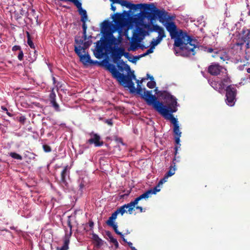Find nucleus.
<instances>
[{"label": "nucleus", "mask_w": 250, "mask_h": 250, "mask_svg": "<svg viewBox=\"0 0 250 250\" xmlns=\"http://www.w3.org/2000/svg\"><path fill=\"white\" fill-rule=\"evenodd\" d=\"M113 3L111 4V9L114 12L115 11L116 8L115 6L113 5Z\"/></svg>", "instance_id": "bf43d9fd"}, {"label": "nucleus", "mask_w": 250, "mask_h": 250, "mask_svg": "<svg viewBox=\"0 0 250 250\" xmlns=\"http://www.w3.org/2000/svg\"><path fill=\"white\" fill-rule=\"evenodd\" d=\"M27 40L31 39L30 34L28 32H26Z\"/></svg>", "instance_id": "338daca9"}, {"label": "nucleus", "mask_w": 250, "mask_h": 250, "mask_svg": "<svg viewBox=\"0 0 250 250\" xmlns=\"http://www.w3.org/2000/svg\"><path fill=\"white\" fill-rule=\"evenodd\" d=\"M176 158H174L173 159V166H171L169 168L168 171L166 173L164 178L161 179L159 182V185H162L164 182L166 181V179L168 177L172 176L175 174L176 168H175V163L174 162L176 161Z\"/></svg>", "instance_id": "2eb2a0df"}, {"label": "nucleus", "mask_w": 250, "mask_h": 250, "mask_svg": "<svg viewBox=\"0 0 250 250\" xmlns=\"http://www.w3.org/2000/svg\"><path fill=\"white\" fill-rule=\"evenodd\" d=\"M21 47L19 45H14L13 47H12V51H20V50H21Z\"/></svg>", "instance_id": "09e8293b"}, {"label": "nucleus", "mask_w": 250, "mask_h": 250, "mask_svg": "<svg viewBox=\"0 0 250 250\" xmlns=\"http://www.w3.org/2000/svg\"><path fill=\"white\" fill-rule=\"evenodd\" d=\"M50 103L52 104V106H53V107L54 108L55 110L56 111H60L59 105L56 102V101H55L54 102H52Z\"/></svg>", "instance_id": "72a5a7b5"}, {"label": "nucleus", "mask_w": 250, "mask_h": 250, "mask_svg": "<svg viewBox=\"0 0 250 250\" xmlns=\"http://www.w3.org/2000/svg\"><path fill=\"white\" fill-rule=\"evenodd\" d=\"M208 72L211 75L217 76L220 74H226L227 69L219 63H213L208 66Z\"/></svg>", "instance_id": "f8f14e48"}, {"label": "nucleus", "mask_w": 250, "mask_h": 250, "mask_svg": "<svg viewBox=\"0 0 250 250\" xmlns=\"http://www.w3.org/2000/svg\"><path fill=\"white\" fill-rule=\"evenodd\" d=\"M83 42L84 41L80 37H76L75 38V42L77 44V46H82Z\"/></svg>", "instance_id": "cd10ccee"}, {"label": "nucleus", "mask_w": 250, "mask_h": 250, "mask_svg": "<svg viewBox=\"0 0 250 250\" xmlns=\"http://www.w3.org/2000/svg\"><path fill=\"white\" fill-rule=\"evenodd\" d=\"M17 120L20 122L21 124L24 125L26 120V118L24 116H21L20 117H17Z\"/></svg>", "instance_id": "58836bf2"}, {"label": "nucleus", "mask_w": 250, "mask_h": 250, "mask_svg": "<svg viewBox=\"0 0 250 250\" xmlns=\"http://www.w3.org/2000/svg\"><path fill=\"white\" fill-rule=\"evenodd\" d=\"M174 136H181L182 132L180 130L179 125H176L173 127Z\"/></svg>", "instance_id": "393cba45"}, {"label": "nucleus", "mask_w": 250, "mask_h": 250, "mask_svg": "<svg viewBox=\"0 0 250 250\" xmlns=\"http://www.w3.org/2000/svg\"><path fill=\"white\" fill-rule=\"evenodd\" d=\"M113 244L114 245L116 249L118 248V247H119V243H118V241L116 242Z\"/></svg>", "instance_id": "e2e57ef3"}, {"label": "nucleus", "mask_w": 250, "mask_h": 250, "mask_svg": "<svg viewBox=\"0 0 250 250\" xmlns=\"http://www.w3.org/2000/svg\"><path fill=\"white\" fill-rule=\"evenodd\" d=\"M117 241V239L114 238H112V239L110 240V242H111L113 244L115 243Z\"/></svg>", "instance_id": "13d9d810"}, {"label": "nucleus", "mask_w": 250, "mask_h": 250, "mask_svg": "<svg viewBox=\"0 0 250 250\" xmlns=\"http://www.w3.org/2000/svg\"><path fill=\"white\" fill-rule=\"evenodd\" d=\"M203 48L205 52H207L208 53H215V52L216 51H214V50L213 49H212V48L207 47V46L203 47ZM213 55H214V54H213Z\"/></svg>", "instance_id": "e433bc0d"}, {"label": "nucleus", "mask_w": 250, "mask_h": 250, "mask_svg": "<svg viewBox=\"0 0 250 250\" xmlns=\"http://www.w3.org/2000/svg\"><path fill=\"white\" fill-rule=\"evenodd\" d=\"M124 48H112L110 51V56L112 60V62H125L123 60H120L121 58L124 54Z\"/></svg>", "instance_id": "9b49d317"}, {"label": "nucleus", "mask_w": 250, "mask_h": 250, "mask_svg": "<svg viewBox=\"0 0 250 250\" xmlns=\"http://www.w3.org/2000/svg\"><path fill=\"white\" fill-rule=\"evenodd\" d=\"M27 42L28 44L29 45V46L31 48H33V49L35 48V45H34V43L31 40V39L27 40Z\"/></svg>", "instance_id": "49530a36"}, {"label": "nucleus", "mask_w": 250, "mask_h": 250, "mask_svg": "<svg viewBox=\"0 0 250 250\" xmlns=\"http://www.w3.org/2000/svg\"><path fill=\"white\" fill-rule=\"evenodd\" d=\"M151 196V191L150 190H147L145 192H144L143 194H141L138 197L136 198L134 201H131L132 203L133 204V206L135 207L136 205L138 204L139 201L144 199H147L149 197H150Z\"/></svg>", "instance_id": "aec40b11"}, {"label": "nucleus", "mask_w": 250, "mask_h": 250, "mask_svg": "<svg viewBox=\"0 0 250 250\" xmlns=\"http://www.w3.org/2000/svg\"><path fill=\"white\" fill-rule=\"evenodd\" d=\"M162 41V39H160V38L157 37L156 39H153L152 41H151L150 43V45H152L153 47H154L155 46H156L158 44H159L161 41Z\"/></svg>", "instance_id": "bb28decb"}, {"label": "nucleus", "mask_w": 250, "mask_h": 250, "mask_svg": "<svg viewBox=\"0 0 250 250\" xmlns=\"http://www.w3.org/2000/svg\"><path fill=\"white\" fill-rule=\"evenodd\" d=\"M181 136H174L175 141L176 144H179L180 143V138Z\"/></svg>", "instance_id": "3c124183"}, {"label": "nucleus", "mask_w": 250, "mask_h": 250, "mask_svg": "<svg viewBox=\"0 0 250 250\" xmlns=\"http://www.w3.org/2000/svg\"><path fill=\"white\" fill-rule=\"evenodd\" d=\"M83 41H85L87 39V35L86 33H85V34L83 35Z\"/></svg>", "instance_id": "680f3d73"}, {"label": "nucleus", "mask_w": 250, "mask_h": 250, "mask_svg": "<svg viewBox=\"0 0 250 250\" xmlns=\"http://www.w3.org/2000/svg\"><path fill=\"white\" fill-rule=\"evenodd\" d=\"M92 239L93 241L94 245L97 248H100L104 244V241L101 239L97 234L93 233L92 234Z\"/></svg>", "instance_id": "412c9836"}, {"label": "nucleus", "mask_w": 250, "mask_h": 250, "mask_svg": "<svg viewBox=\"0 0 250 250\" xmlns=\"http://www.w3.org/2000/svg\"><path fill=\"white\" fill-rule=\"evenodd\" d=\"M49 100L50 103L56 101V94L53 89L49 94Z\"/></svg>", "instance_id": "7c9ffc66"}, {"label": "nucleus", "mask_w": 250, "mask_h": 250, "mask_svg": "<svg viewBox=\"0 0 250 250\" xmlns=\"http://www.w3.org/2000/svg\"><path fill=\"white\" fill-rule=\"evenodd\" d=\"M86 183L84 181L83 179L81 180L80 184H79V190H81L82 192L83 191V189L85 187Z\"/></svg>", "instance_id": "f704fd0d"}, {"label": "nucleus", "mask_w": 250, "mask_h": 250, "mask_svg": "<svg viewBox=\"0 0 250 250\" xmlns=\"http://www.w3.org/2000/svg\"><path fill=\"white\" fill-rule=\"evenodd\" d=\"M94 66L101 67L111 73L112 77L115 79L124 87L128 88L131 93H136L140 95L147 103V99L151 100L152 97H156L151 94L152 91H144L145 88L141 87L144 79L141 81L136 80L134 71H131L127 63H82V67L87 68Z\"/></svg>", "instance_id": "f257e3e1"}, {"label": "nucleus", "mask_w": 250, "mask_h": 250, "mask_svg": "<svg viewBox=\"0 0 250 250\" xmlns=\"http://www.w3.org/2000/svg\"><path fill=\"white\" fill-rule=\"evenodd\" d=\"M136 32L138 34L141 35L143 32V30L141 28L137 27L136 28Z\"/></svg>", "instance_id": "603ef678"}, {"label": "nucleus", "mask_w": 250, "mask_h": 250, "mask_svg": "<svg viewBox=\"0 0 250 250\" xmlns=\"http://www.w3.org/2000/svg\"><path fill=\"white\" fill-rule=\"evenodd\" d=\"M165 26L169 33L171 38L174 40L176 54L185 57H190L195 54L198 49L196 39L188 35L186 32L182 30H178L173 21L166 22Z\"/></svg>", "instance_id": "f03ea898"}, {"label": "nucleus", "mask_w": 250, "mask_h": 250, "mask_svg": "<svg viewBox=\"0 0 250 250\" xmlns=\"http://www.w3.org/2000/svg\"><path fill=\"white\" fill-rule=\"evenodd\" d=\"M151 15H149L148 17V20L151 21L156 17H158L160 21L167 20L170 18V17H167V12L164 9H158L153 3H151Z\"/></svg>", "instance_id": "0eeeda50"}, {"label": "nucleus", "mask_w": 250, "mask_h": 250, "mask_svg": "<svg viewBox=\"0 0 250 250\" xmlns=\"http://www.w3.org/2000/svg\"><path fill=\"white\" fill-rule=\"evenodd\" d=\"M246 43V54L250 56V30H249L247 33L244 32L243 36L238 41L232 45L231 50H236V53L241 51L244 44Z\"/></svg>", "instance_id": "423d86ee"}, {"label": "nucleus", "mask_w": 250, "mask_h": 250, "mask_svg": "<svg viewBox=\"0 0 250 250\" xmlns=\"http://www.w3.org/2000/svg\"><path fill=\"white\" fill-rule=\"evenodd\" d=\"M154 48V47H153L152 46V45H151L150 48L149 49H148L146 51V53H144V54H142V56H144H144H146V55H148V54H150V53H152V52H153V48Z\"/></svg>", "instance_id": "c03bdc74"}, {"label": "nucleus", "mask_w": 250, "mask_h": 250, "mask_svg": "<svg viewBox=\"0 0 250 250\" xmlns=\"http://www.w3.org/2000/svg\"><path fill=\"white\" fill-rule=\"evenodd\" d=\"M114 220H111V219L108 218V219L106 221V223L108 226L111 227L113 229L114 231L117 234L120 235L121 237H123V234L121 232L118 231L117 229L118 226L114 223Z\"/></svg>", "instance_id": "4be33fe9"}, {"label": "nucleus", "mask_w": 250, "mask_h": 250, "mask_svg": "<svg viewBox=\"0 0 250 250\" xmlns=\"http://www.w3.org/2000/svg\"><path fill=\"white\" fill-rule=\"evenodd\" d=\"M140 46H139L137 43L132 42L130 44L129 50H132V51H135L137 48H138Z\"/></svg>", "instance_id": "473e14b6"}, {"label": "nucleus", "mask_w": 250, "mask_h": 250, "mask_svg": "<svg viewBox=\"0 0 250 250\" xmlns=\"http://www.w3.org/2000/svg\"><path fill=\"white\" fill-rule=\"evenodd\" d=\"M105 233H106V235H107V236L110 239V240L112 239V238H113L111 233L109 231H106L105 232Z\"/></svg>", "instance_id": "8fccbe9b"}, {"label": "nucleus", "mask_w": 250, "mask_h": 250, "mask_svg": "<svg viewBox=\"0 0 250 250\" xmlns=\"http://www.w3.org/2000/svg\"><path fill=\"white\" fill-rule=\"evenodd\" d=\"M246 65V64H244L243 65H240L239 67H238V68L240 70H242L244 68V67Z\"/></svg>", "instance_id": "052dcab7"}, {"label": "nucleus", "mask_w": 250, "mask_h": 250, "mask_svg": "<svg viewBox=\"0 0 250 250\" xmlns=\"http://www.w3.org/2000/svg\"><path fill=\"white\" fill-rule=\"evenodd\" d=\"M43 149L44 152H50L51 151V147L47 145H43Z\"/></svg>", "instance_id": "ea45409f"}, {"label": "nucleus", "mask_w": 250, "mask_h": 250, "mask_svg": "<svg viewBox=\"0 0 250 250\" xmlns=\"http://www.w3.org/2000/svg\"><path fill=\"white\" fill-rule=\"evenodd\" d=\"M147 86L149 88H153L156 86V82L153 80L148 82L147 83Z\"/></svg>", "instance_id": "4c0bfd02"}, {"label": "nucleus", "mask_w": 250, "mask_h": 250, "mask_svg": "<svg viewBox=\"0 0 250 250\" xmlns=\"http://www.w3.org/2000/svg\"><path fill=\"white\" fill-rule=\"evenodd\" d=\"M74 5L77 8L79 13L81 16V21H87L88 18L87 12L85 9L82 8V2L78 0L74 3Z\"/></svg>", "instance_id": "dca6fc26"}, {"label": "nucleus", "mask_w": 250, "mask_h": 250, "mask_svg": "<svg viewBox=\"0 0 250 250\" xmlns=\"http://www.w3.org/2000/svg\"><path fill=\"white\" fill-rule=\"evenodd\" d=\"M158 33L159 34L158 37L160 38V39L162 40L163 38L166 37L165 31L163 28L160 31L158 32Z\"/></svg>", "instance_id": "79ce46f5"}, {"label": "nucleus", "mask_w": 250, "mask_h": 250, "mask_svg": "<svg viewBox=\"0 0 250 250\" xmlns=\"http://www.w3.org/2000/svg\"><path fill=\"white\" fill-rule=\"evenodd\" d=\"M52 80H53V83L54 84H56V79L53 76L52 77Z\"/></svg>", "instance_id": "69168bd1"}, {"label": "nucleus", "mask_w": 250, "mask_h": 250, "mask_svg": "<svg viewBox=\"0 0 250 250\" xmlns=\"http://www.w3.org/2000/svg\"><path fill=\"white\" fill-rule=\"evenodd\" d=\"M144 57V56H142V54L138 56H132L131 60H129V62H135L137 60H138L140 58Z\"/></svg>", "instance_id": "c9c22d12"}, {"label": "nucleus", "mask_w": 250, "mask_h": 250, "mask_svg": "<svg viewBox=\"0 0 250 250\" xmlns=\"http://www.w3.org/2000/svg\"><path fill=\"white\" fill-rule=\"evenodd\" d=\"M160 185H159L158 184V185L155 187L153 188L148 190L151 191V195L155 194L157 192H159L160 190V189L158 188V187H159Z\"/></svg>", "instance_id": "2f4dec72"}, {"label": "nucleus", "mask_w": 250, "mask_h": 250, "mask_svg": "<svg viewBox=\"0 0 250 250\" xmlns=\"http://www.w3.org/2000/svg\"><path fill=\"white\" fill-rule=\"evenodd\" d=\"M84 50L83 47L75 46V51L80 57L82 62H109L108 60L106 59L101 61L90 60V56L88 55H86L83 54L84 52Z\"/></svg>", "instance_id": "1a4fd4ad"}, {"label": "nucleus", "mask_w": 250, "mask_h": 250, "mask_svg": "<svg viewBox=\"0 0 250 250\" xmlns=\"http://www.w3.org/2000/svg\"><path fill=\"white\" fill-rule=\"evenodd\" d=\"M146 76H147V79H149L151 81L154 80L153 77L152 76H150L148 74H147Z\"/></svg>", "instance_id": "4d7b16f0"}, {"label": "nucleus", "mask_w": 250, "mask_h": 250, "mask_svg": "<svg viewBox=\"0 0 250 250\" xmlns=\"http://www.w3.org/2000/svg\"><path fill=\"white\" fill-rule=\"evenodd\" d=\"M91 41H86V42H83V43L82 45V47H83V48L84 49L87 48L89 47V46L91 44Z\"/></svg>", "instance_id": "37998d69"}, {"label": "nucleus", "mask_w": 250, "mask_h": 250, "mask_svg": "<svg viewBox=\"0 0 250 250\" xmlns=\"http://www.w3.org/2000/svg\"><path fill=\"white\" fill-rule=\"evenodd\" d=\"M67 225L68 227L70 228V229H71L72 226L70 219V217H68V219L67 220Z\"/></svg>", "instance_id": "864d4df0"}, {"label": "nucleus", "mask_w": 250, "mask_h": 250, "mask_svg": "<svg viewBox=\"0 0 250 250\" xmlns=\"http://www.w3.org/2000/svg\"><path fill=\"white\" fill-rule=\"evenodd\" d=\"M91 138L88 139L86 143L90 145L94 144L95 146H101L104 145V142L101 141L100 136L96 133L90 134Z\"/></svg>", "instance_id": "4468645a"}, {"label": "nucleus", "mask_w": 250, "mask_h": 250, "mask_svg": "<svg viewBox=\"0 0 250 250\" xmlns=\"http://www.w3.org/2000/svg\"><path fill=\"white\" fill-rule=\"evenodd\" d=\"M83 22L82 28H83V34H85L86 33L87 25L86 24V21H81Z\"/></svg>", "instance_id": "a19ab883"}, {"label": "nucleus", "mask_w": 250, "mask_h": 250, "mask_svg": "<svg viewBox=\"0 0 250 250\" xmlns=\"http://www.w3.org/2000/svg\"><path fill=\"white\" fill-rule=\"evenodd\" d=\"M210 85L215 90L220 92L225 88L224 84L220 80L217 79V80L210 82Z\"/></svg>", "instance_id": "6ab92c4d"}, {"label": "nucleus", "mask_w": 250, "mask_h": 250, "mask_svg": "<svg viewBox=\"0 0 250 250\" xmlns=\"http://www.w3.org/2000/svg\"><path fill=\"white\" fill-rule=\"evenodd\" d=\"M23 57V53L22 51L21 50L19 51L18 54V58L20 61H21Z\"/></svg>", "instance_id": "de8ad7c7"}, {"label": "nucleus", "mask_w": 250, "mask_h": 250, "mask_svg": "<svg viewBox=\"0 0 250 250\" xmlns=\"http://www.w3.org/2000/svg\"><path fill=\"white\" fill-rule=\"evenodd\" d=\"M163 28L158 25L157 24H154L152 25V28L151 29V31H154L155 32L158 33Z\"/></svg>", "instance_id": "c756f323"}, {"label": "nucleus", "mask_w": 250, "mask_h": 250, "mask_svg": "<svg viewBox=\"0 0 250 250\" xmlns=\"http://www.w3.org/2000/svg\"><path fill=\"white\" fill-rule=\"evenodd\" d=\"M130 12V10L128 11H124L123 14L117 13L112 16H114V21L118 28V30L119 33L121 32L122 28L123 27L122 24L120 23L119 21L121 20L123 16H128Z\"/></svg>", "instance_id": "ddd939ff"}, {"label": "nucleus", "mask_w": 250, "mask_h": 250, "mask_svg": "<svg viewBox=\"0 0 250 250\" xmlns=\"http://www.w3.org/2000/svg\"><path fill=\"white\" fill-rule=\"evenodd\" d=\"M128 246L131 248V247H133V245H132V243L130 242H127Z\"/></svg>", "instance_id": "0e129e2a"}, {"label": "nucleus", "mask_w": 250, "mask_h": 250, "mask_svg": "<svg viewBox=\"0 0 250 250\" xmlns=\"http://www.w3.org/2000/svg\"><path fill=\"white\" fill-rule=\"evenodd\" d=\"M212 57L216 58L217 59H220L223 61H229L230 59L228 54L225 51H215L214 55H212Z\"/></svg>", "instance_id": "a211bd4d"}, {"label": "nucleus", "mask_w": 250, "mask_h": 250, "mask_svg": "<svg viewBox=\"0 0 250 250\" xmlns=\"http://www.w3.org/2000/svg\"><path fill=\"white\" fill-rule=\"evenodd\" d=\"M135 207L133 206L131 202L130 203L125 204L123 206L118 208L116 211H115L109 219L111 220H115L117 218V215L121 214L123 215L125 213H128L129 214L133 213V211L134 210Z\"/></svg>", "instance_id": "6e6552de"}, {"label": "nucleus", "mask_w": 250, "mask_h": 250, "mask_svg": "<svg viewBox=\"0 0 250 250\" xmlns=\"http://www.w3.org/2000/svg\"><path fill=\"white\" fill-rule=\"evenodd\" d=\"M89 226L91 228H92L94 226V223L92 221L90 220L89 221Z\"/></svg>", "instance_id": "6e6d98bb"}, {"label": "nucleus", "mask_w": 250, "mask_h": 250, "mask_svg": "<svg viewBox=\"0 0 250 250\" xmlns=\"http://www.w3.org/2000/svg\"><path fill=\"white\" fill-rule=\"evenodd\" d=\"M9 155L13 158L17 160H22V158L21 155L16 152H10Z\"/></svg>", "instance_id": "c85d7f7f"}, {"label": "nucleus", "mask_w": 250, "mask_h": 250, "mask_svg": "<svg viewBox=\"0 0 250 250\" xmlns=\"http://www.w3.org/2000/svg\"><path fill=\"white\" fill-rule=\"evenodd\" d=\"M113 3H118L121 4L122 6H125L126 5L127 0H110Z\"/></svg>", "instance_id": "a878e982"}, {"label": "nucleus", "mask_w": 250, "mask_h": 250, "mask_svg": "<svg viewBox=\"0 0 250 250\" xmlns=\"http://www.w3.org/2000/svg\"><path fill=\"white\" fill-rule=\"evenodd\" d=\"M123 55L128 59V61H129V60H131L132 59V55L128 53V52H125V51H124V54Z\"/></svg>", "instance_id": "a18cd8bd"}, {"label": "nucleus", "mask_w": 250, "mask_h": 250, "mask_svg": "<svg viewBox=\"0 0 250 250\" xmlns=\"http://www.w3.org/2000/svg\"><path fill=\"white\" fill-rule=\"evenodd\" d=\"M223 78L220 79L221 82H223V83L224 84V86L225 87L226 85L230 83V80L228 76L227 73L226 74H222Z\"/></svg>", "instance_id": "b1692460"}, {"label": "nucleus", "mask_w": 250, "mask_h": 250, "mask_svg": "<svg viewBox=\"0 0 250 250\" xmlns=\"http://www.w3.org/2000/svg\"><path fill=\"white\" fill-rule=\"evenodd\" d=\"M135 208L136 209L140 210V212H142L143 211V208L142 207H140V206H135Z\"/></svg>", "instance_id": "5fc2aeb1"}, {"label": "nucleus", "mask_w": 250, "mask_h": 250, "mask_svg": "<svg viewBox=\"0 0 250 250\" xmlns=\"http://www.w3.org/2000/svg\"><path fill=\"white\" fill-rule=\"evenodd\" d=\"M70 242L69 238L68 237L65 236L63 246L62 247L61 249H59V248H57L58 250H68L69 249V244Z\"/></svg>", "instance_id": "5701e85b"}, {"label": "nucleus", "mask_w": 250, "mask_h": 250, "mask_svg": "<svg viewBox=\"0 0 250 250\" xmlns=\"http://www.w3.org/2000/svg\"><path fill=\"white\" fill-rule=\"evenodd\" d=\"M160 96L164 100L166 105L159 101L156 97H152L151 100L147 99V104L151 105L165 119L170 121L174 126L179 125L177 119L172 114L177 110L176 99L167 91L160 92Z\"/></svg>", "instance_id": "7ed1b4c3"}, {"label": "nucleus", "mask_w": 250, "mask_h": 250, "mask_svg": "<svg viewBox=\"0 0 250 250\" xmlns=\"http://www.w3.org/2000/svg\"><path fill=\"white\" fill-rule=\"evenodd\" d=\"M70 171L69 167L68 165L65 166L61 173L60 182L62 184L67 186L68 183L66 182V177L69 176Z\"/></svg>", "instance_id": "f3484780"}, {"label": "nucleus", "mask_w": 250, "mask_h": 250, "mask_svg": "<svg viewBox=\"0 0 250 250\" xmlns=\"http://www.w3.org/2000/svg\"><path fill=\"white\" fill-rule=\"evenodd\" d=\"M226 91V103L229 105L232 106L236 101V89L230 85L227 87Z\"/></svg>", "instance_id": "9d476101"}, {"label": "nucleus", "mask_w": 250, "mask_h": 250, "mask_svg": "<svg viewBox=\"0 0 250 250\" xmlns=\"http://www.w3.org/2000/svg\"><path fill=\"white\" fill-rule=\"evenodd\" d=\"M111 28V24L108 21H103L101 27L102 37L96 42L95 48L93 51L97 58L104 57L106 54L109 46L116 40L110 31Z\"/></svg>", "instance_id": "20e7f679"}, {"label": "nucleus", "mask_w": 250, "mask_h": 250, "mask_svg": "<svg viewBox=\"0 0 250 250\" xmlns=\"http://www.w3.org/2000/svg\"><path fill=\"white\" fill-rule=\"evenodd\" d=\"M1 109H2V110H4V111H7V108H6V107H4V106H1Z\"/></svg>", "instance_id": "774afa93"}, {"label": "nucleus", "mask_w": 250, "mask_h": 250, "mask_svg": "<svg viewBox=\"0 0 250 250\" xmlns=\"http://www.w3.org/2000/svg\"><path fill=\"white\" fill-rule=\"evenodd\" d=\"M125 6L133 10L143 8V12L141 11L135 15L136 17L134 18V20H137L138 22H143L145 18L148 20L149 16L151 15V3L134 4L127 1L126 5H125Z\"/></svg>", "instance_id": "39448f33"}]
</instances>
